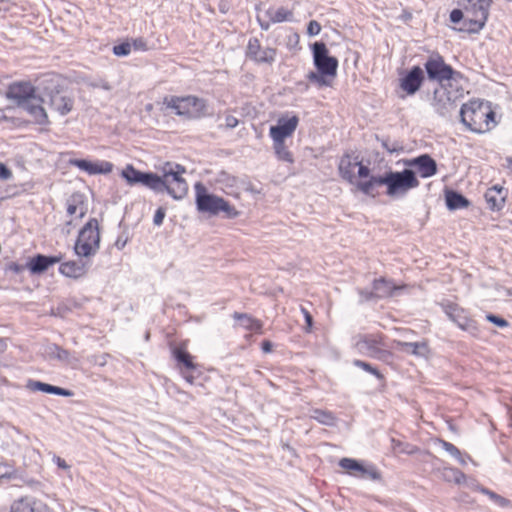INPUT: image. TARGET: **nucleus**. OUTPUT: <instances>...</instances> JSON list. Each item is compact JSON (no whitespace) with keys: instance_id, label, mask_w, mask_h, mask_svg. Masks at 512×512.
<instances>
[{"instance_id":"nucleus-1","label":"nucleus","mask_w":512,"mask_h":512,"mask_svg":"<svg viewBox=\"0 0 512 512\" xmlns=\"http://www.w3.org/2000/svg\"><path fill=\"white\" fill-rule=\"evenodd\" d=\"M65 85V80L54 73L37 77L34 80V100L48 104L61 116H65L73 110L75 103L74 96Z\"/></svg>"},{"instance_id":"nucleus-2","label":"nucleus","mask_w":512,"mask_h":512,"mask_svg":"<svg viewBox=\"0 0 512 512\" xmlns=\"http://www.w3.org/2000/svg\"><path fill=\"white\" fill-rule=\"evenodd\" d=\"M162 176L152 172H143L139 184L157 192L166 191L174 199H182L188 191L183 174L186 169L176 163L166 162L162 168Z\"/></svg>"},{"instance_id":"nucleus-3","label":"nucleus","mask_w":512,"mask_h":512,"mask_svg":"<svg viewBox=\"0 0 512 512\" xmlns=\"http://www.w3.org/2000/svg\"><path fill=\"white\" fill-rule=\"evenodd\" d=\"M419 184L415 172L412 169H404L401 172L388 171L380 176L372 175L366 181H358L357 189L366 195L375 196L374 189L386 185L387 195L393 197L404 195Z\"/></svg>"},{"instance_id":"nucleus-4","label":"nucleus","mask_w":512,"mask_h":512,"mask_svg":"<svg viewBox=\"0 0 512 512\" xmlns=\"http://www.w3.org/2000/svg\"><path fill=\"white\" fill-rule=\"evenodd\" d=\"M494 118L495 113L490 105L479 100L463 104L460 110L461 122L475 133L490 131L496 125Z\"/></svg>"},{"instance_id":"nucleus-5","label":"nucleus","mask_w":512,"mask_h":512,"mask_svg":"<svg viewBox=\"0 0 512 512\" xmlns=\"http://www.w3.org/2000/svg\"><path fill=\"white\" fill-rule=\"evenodd\" d=\"M491 3V0H462L460 6L466 12L468 27H461L460 31L479 33L488 19Z\"/></svg>"},{"instance_id":"nucleus-6","label":"nucleus","mask_w":512,"mask_h":512,"mask_svg":"<svg viewBox=\"0 0 512 512\" xmlns=\"http://www.w3.org/2000/svg\"><path fill=\"white\" fill-rule=\"evenodd\" d=\"M163 105L173 110L175 114L187 118H200L207 114L205 100L195 96H166L163 99Z\"/></svg>"},{"instance_id":"nucleus-7","label":"nucleus","mask_w":512,"mask_h":512,"mask_svg":"<svg viewBox=\"0 0 512 512\" xmlns=\"http://www.w3.org/2000/svg\"><path fill=\"white\" fill-rule=\"evenodd\" d=\"M196 205L200 212H208L216 215L220 211L225 212L228 216H235L237 212L223 198L213 194H209L205 186L198 182L195 184Z\"/></svg>"},{"instance_id":"nucleus-8","label":"nucleus","mask_w":512,"mask_h":512,"mask_svg":"<svg viewBox=\"0 0 512 512\" xmlns=\"http://www.w3.org/2000/svg\"><path fill=\"white\" fill-rule=\"evenodd\" d=\"M100 235L98 231V222L95 219L90 220L79 232L75 243V253L77 256H90L96 252L99 247Z\"/></svg>"},{"instance_id":"nucleus-9","label":"nucleus","mask_w":512,"mask_h":512,"mask_svg":"<svg viewBox=\"0 0 512 512\" xmlns=\"http://www.w3.org/2000/svg\"><path fill=\"white\" fill-rule=\"evenodd\" d=\"M355 349L362 355L386 360L391 354L382 348V336L374 334H359L353 338Z\"/></svg>"},{"instance_id":"nucleus-10","label":"nucleus","mask_w":512,"mask_h":512,"mask_svg":"<svg viewBox=\"0 0 512 512\" xmlns=\"http://www.w3.org/2000/svg\"><path fill=\"white\" fill-rule=\"evenodd\" d=\"M459 91H450L446 84L434 89L431 105L442 117L448 116L457 107Z\"/></svg>"},{"instance_id":"nucleus-11","label":"nucleus","mask_w":512,"mask_h":512,"mask_svg":"<svg viewBox=\"0 0 512 512\" xmlns=\"http://www.w3.org/2000/svg\"><path fill=\"white\" fill-rule=\"evenodd\" d=\"M424 68L428 79L437 81L439 85L445 84V81L453 80L454 76L458 75L450 65L445 63L443 57L439 54L430 55L424 64Z\"/></svg>"},{"instance_id":"nucleus-12","label":"nucleus","mask_w":512,"mask_h":512,"mask_svg":"<svg viewBox=\"0 0 512 512\" xmlns=\"http://www.w3.org/2000/svg\"><path fill=\"white\" fill-rule=\"evenodd\" d=\"M314 64L321 74L334 77L337 72L338 61L328 55V49L323 42H315L312 46Z\"/></svg>"},{"instance_id":"nucleus-13","label":"nucleus","mask_w":512,"mask_h":512,"mask_svg":"<svg viewBox=\"0 0 512 512\" xmlns=\"http://www.w3.org/2000/svg\"><path fill=\"white\" fill-rule=\"evenodd\" d=\"M6 97L18 107L32 113V85L29 82L13 83L9 86Z\"/></svg>"},{"instance_id":"nucleus-14","label":"nucleus","mask_w":512,"mask_h":512,"mask_svg":"<svg viewBox=\"0 0 512 512\" xmlns=\"http://www.w3.org/2000/svg\"><path fill=\"white\" fill-rule=\"evenodd\" d=\"M442 308L447 317L459 328L471 334L477 333L478 328L476 322L468 317L464 309L450 302L442 304Z\"/></svg>"},{"instance_id":"nucleus-15","label":"nucleus","mask_w":512,"mask_h":512,"mask_svg":"<svg viewBox=\"0 0 512 512\" xmlns=\"http://www.w3.org/2000/svg\"><path fill=\"white\" fill-rule=\"evenodd\" d=\"M399 289L400 288L397 285H395L391 280H388L385 277H380L373 281L372 291L362 290L360 292V295L365 300H371L373 298H387L394 295V292Z\"/></svg>"},{"instance_id":"nucleus-16","label":"nucleus","mask_w":512,"mask_h":512,"mask_svg":"<svg viewBox=\"0 0 512 512\" xmlns=\"http://www.w3.org/2000/svg\"><path fill=\"white\" fill-rule=\"evenodd\" d=\"M246 54L257 63L270 65L275 60L276 50L269 47L263 48L257 38H252L248 42Z\"/></svg>"},{"instance_id":"nucleus-17","label":"nucleus","mask_w":512,"mask_h":512,"mask_svg":"<svg viewBox=\"0 0 512 512\" xmlns=\"http://www.w3.org/2000/svg\"><path fill=\"white\" fill-rule=\"evenodd\" d=\"M298 123L299 118L295 115L290 118L281 117L276 125L270 127L269 135L272 140H286L293 135Z\"/></svg>"},{"instance_id":"nucleus-18","label":"nucleus","mask_w":512,"mask_h":512,"mask_svg":"<svg viewBox=\"0 0 512 512\" xmlns=\"http://www.w3.org/2000/svg\"><path fill=\"white\" fill-rule=\"evenodd\" d=\"M424 81V72L421 67L413 66L405 76L400 79V88L407 95H414Z\"/></svg>"},{"instance_id":"nucleus-19","label":"nucleus","mask_w":512,"mask_h":512,"mask_svg":"<svg viewBox=\"0 0 512 512\" xmlns=\"http://www.w3.org/2000/svg\"><path fill=\"white\" fill-rule=\"evenodd\" d=\"M69 164L79 168L89 175L108 174L113 168V164L108 161L92 162L86 159H70Z\"/></svg>"},{"instance_id":"nucleus-20","label":"nucleus","mask_w":512,"mask_h":512,"mask_svg":"<svg viewBox=\"0 0 512 512\" xmlns=\"http://www.w3.org/2000/svg\"><path fill=\"white\" fill-rule=\"evenodd\" d=\"M405 164L409 167L416 168L422 178H428L437 173V163L428 154L407 160Z\"/></svg>"},{"instance_id":"nucleus-21","label":"nucleus","mask_w":512,"mask_h":512,"mask_svg":"<svg viewBox=\"0 0 512 512\" xmlns=\"http://www.w3.org/2000/svg\"><path fill=\"white\" fill-rule=\"evenodd\" d=\"M89 260V258H86ZM89 266V261H84V258L69 259L66 262L61 263L59 271L70 278H79L83 276Z\"/></svg>"},{"instance_id":"nucleus-22","label":"nucleus","mask_w":512,"mask_h":512,"mask_svg":"<svg viewBox=\"0 0 512 512\" xmlns=\"http://www.w3.org/2000/svg\"><path fill=\"white\" fill-rule=\"evenodd\" d=\"M394 343L398 350L414 355L416 357L427 358L430 353V349L426 341L404 342L396 340Z\"/></svg>"},{"instance_id":"nucleus-23","label":"nucleus","mask_w":512,"mask_h":512,"mask_svg":"<svg viewBox=\"0 0 512 512\" xmlns=\"http://www.w3.org/2000/svg\"><path fill=\"white\" fill-rule=\"evenodd\" d=\"M359 165V159L357 156L353 157L349 154L344 155L339 162V173L341 177L348 181L351 184H356L358 182H355L356 176L354 173V169Z\"/></svg>"},{"instance_id":"nucleus-24","label":"nucleus","mask_w":512,"mask_h":512,"mask_svg":"<svg viewBox=\"0 0 512 512\" xmlns=\"http://www.w3.org/2000/svg\"><path fill=\"white\" fill-rule=\"evenodd\" d=\"M42 354L49 357L50 359H56L61 363L67 365H74V363L77 361V359L73 355H71V353L68 350L56 344L46 345L43 348Z\"/></svg>"},{"instance_id":"nucleus-25","label":"nucleus","mask_w":512,"mask_h":512,"mask_svg":"<svg viewBox=\"0 0 512 512\" xmlns=\"http://www.w3.org/2000/svg\"><path fill=\"white\" fill-rule=\"evenodd\" d=\"M485 199L492 210H501L506 199V191L503 187L495 185L489 188L485 193Z\"/></svg>"},{"instance_id":"nucleus-26","label":"nucleus","mask_w":512,"mask_h":512,"mask_svg":"<svg viewBox=\"0 0 512 512\" xmlns=\"http://www.w3.org/2000/svg\"><path fill=\"white\" fill-rule=\"evenodd\" d=\"M172 355L180 369L186 371H193L196 369V364L193 362L192 355L181 346H174L172 348Z\"/></svg>"},{"instance_id":"nucleus-27","label":"nucleus","mask_w":512,"mask_h":512,"mask_svg":"<svg viewBox=\"0 0 512 512\" xmlns=\"http://www.w3.org/2000/svg\"><path fill=\"white\" fill-rule=\"evenodd\" d=\"M445 201L449 210H457L469 206L468 199L454 190H446Z\"/></svg>"},{"instance_id":"nucleus-28","label":"nucleus","mask_w":512,"mask_h":512,"mask_svg":"<svg viewBox=\"0 0 512 512\" xmlns=\"http://www.w3.org/2000/svg\"><path fill=\"white\" fill-rule=\"evenodd\" d=\"M233 318L239 322V325L247 330L261 333L263 324L260 320L251 317L246 313L235 312Z\"/></svg>"},{"instance_id":"nucleus-29","label":"nucleus","mask_w":512,"mask_h":512,"mask_svg":"<svg viewBox=\"0 0 512 512\" xmlns=\"http://www.w3.org/2000/svg\"><path fill=\"white\" fill-rule=\"evenodd\" d=\"M35 390L41 391V392L47 393V394H55V395L64 396V397H71L74 395L73 391H71V390H68V389H65V388H62L59 386H54V385L44 383L41 381H34V391Z\"/></svg>"},{"instance_id":"nucleus-30","label":"nucleus","mask_w":512,"mask_h":512,"mask_svg":"<svg viewBox=\"0 0 512 512\" xmlns=\"http://www.w3.org/2000/svg\"><path fill=\"white\" fill-rule=\"evenodd\" d=\"M266 16L268 17L271 23H281L284 21L293 20V12L284 7H280L277 9L270 8L266 11Z\"/></svg>"},{"instance_id":"nucleus-31","label":"nucleus","mask_w":512,"mask_h":512,"mask_svg":"<svg viewBox=\"0 0 512 512\" xmlns=\"http://www.w3.org/2000/svg\"><path fill=\"white\" fill-rule=\"evenodd\" d=\"M273 149L277 158L281 161L293 163L294 158L292 153L289 151L285 140H273Z\"/></svg>"},{"instance_id":"nucleus-32","label":"nucleus","mask_w":512,"mask_h":512,"mask_svg":"<svg viewBox=\"0 0 512 512\" xmlns=\"http://www.w3.org/2000/svg\"><path fill=\"white\" fill-rule=\"evenodd\" d=\"M311 418L319 422L320 424L327 426H334L336 423V417L330 411L321 409H315L312 411Z\"/></svg>"},{"instance_id":"nucleus-33","label":"nucleus","mask_w":512,"mask_h":512,"mask_svg":"<svg viewBox=\"0 0 512 512\" xmlns=\"http://www.w3.org/2000/svg\"><path fill=\"white\" fill-rule=\"evenodd\" d=\"M143 172L134 168L133 165H127L121 172V176L129 185L139 184Z\"/></svg>"},{"instance_id":"nucleus-34","label":"nucleus","mask_w":512,"mask_h":512,"mask_svg":"<svg viewBox=\"0 0 512 512\" xmlns=\"http://www.w3.org/2000/svg\"><path fill=\"white\" fill-rule=\"evenodd\" d=\"M362 462L353 458H342L339 461V466L348 471L352 476H358L359 470H361Z\"/></svg>"},{"instance_id":"nucleus-35","label":"nucleus","mask_w":512,"mask_h":512,"mask_svg":"<svg viewBox=\"0 0 512 512\" xmlns=\"http://www.w3.org/2000/svg\"><path fill=\"white\" fill-rule=\"evenodd\" d=\"M357 477L370 479L372 481H379L381 479V474L374 465L365 466L362 464Z\"/></svg>"},{"instance_id":"nucleus-36","label":"nucleus","mask_w":512,"mask_h":512,"mask_svg":"<svg viewBox=\"0 0 512 512\" xmlns=\"http://www.w3.org/2000/svg\"><path fill=\"white\" fill-rule=\"evenodd\" d=\"M479 492L482 494L487 495L493 502H495L500 507H507L509 504V500L502 497L501 495L489 490L488 488H485L483 486H477L476 488Z\"/></svg>"},{"instance_id":"nucleus-37","label":"nucleus","mask_w":512,"mask_h":512,"mask_svg":"<svg viewBox=\"0 0 512 512\" xmlns=\"http://www.w3.org/2000/svg\"><path fill=\"white\" fill-rule=\"evenodd\" d=\"M61 259L62 258H34V274L42 273L49 266L59 262Z\"/></svg>"},{"instance_id":"nucleus-38","label":"nucleus","mask_w":512,"mask_h":512,"mask_svg":"<svg viewBox=\"0 0 512 512\" xmlns=\"http://www.w3.org/2000/svg\"><path fill=\"white\" fill-rule=\"evenodd\" d=\"M10 512H32V502L28 497H22L16 500L10 509Z\"/></svg>"},{"instance_id":"nucleus-39","label":"nucleus","mask_w":512,"mask_h":512,"mask_svg":"<svg viewBox=\"0 0 512 512\" xmlns=\"http://www.w3.org/2000/svg\"><path fill=\"white\" fill-rule=\"evenodd\" d=\"M390 441H391L392 449L394 452L413 454L416 451V447H414L408 443L402 442L398 439L391 438Z\"/></svg>"},{"instance_id":"nucleus-40","label":"nucleus","mask_w":512,"mask_h":512,"mask_svg":"<svg viewBox=\"0 0 512 512\" xmlns=\"http://www.w3.org/2000/svg\"><path fill=\"white\" fill-rule=\"evenodd\" d=\"M49 123L48 115L41 105L34 103V124L47 125Z\"/></svg>"},{"instance_id":"nucleus-41","label":"nucleus","mask_w":512,"mask_h":512,"mask_svg":"<svg viewBox=\"0 0 512 512\" xmlns=\"http://www.w3.org/2000/svg\"><path fill=\"white\" fill-rule=\"evenodd\" d=\"M353 365L358 367V368L363 369L364 371H366V372H368V373H370L372 375H375L378 379H382L383 378V375L379 372V370L377 368L373 367L368 362L356 359V360L353 361Z\"/></svg>"},{"instance_id":"nucleus-42","label":"nucleus","mask_w":512,"mask_h":512,"mask_svg":"<svg viewBox=\"0 0 512 512\" xmlns=\"http://www.w3.org/2000/svg\"><path fill=\"white\" fill-rule=\"evenodd\" d=\"M450 21L452 23H459L463 21V27H468V22H466V12L463 8L454 9L450 13Z\"/></svg>"},{"instance_id":"nucleus-43","label":"nucleus","mask_w":512,"mask_h":512,"mask_svg":"<svg viewBox=\"0 0 512 512\" xmlns=\"http://www.w3.org/2000/svg\"><path fill=\"white\" fill-rule=\"evenodd\" d=\"M78 212L79 216L84 215L83 207L77 204V199L75 196H73L71 199L68 200L67 213L72 216L77 214Z\"/></svg>"},{"instance_id":"nucleus-44","label":"nucleus","mask_w":512,"mask_h":512,"mask_svg":"<svg viewBox=\"0 0 512 512\" xmlns=\"http://www.w3.org/2000/svg\"><path fill=\"white\" fill-rule=\"evenodd\" d=\"M442 448L448 452L452 457L454 458H460L461 451L452 443L445 441V440H439Z\"/></svg>"},{"instance_id":"nucleus-45","label":"nucleus","mask_w":512,"mask_h":512,"mask_svg":"<svg viewBox=\"0 0 512 512\" xmlns=\"http://www.w3.org/2000/svg\"><path fill=\"white\" fill-rule=\"evenodd\" d=\"M486 320L500 328H505V327L509 326V323L507 320H505L504 318H502L498 315L492 314V313H489L486 315Z\"/></svg>"},{"instance_id":"nucleus-46","label":"nucleus","mask_w":512,"mask_h":512,"mask_svg":"<svg viewBox=\"0 0 512 512\" xmlns=\"http://www.w3.org/2000/svg\"><path fill=\"white\" fill-rule=\"evenodd\" d=\"M131 51V44L128 42L121 43L119 45H115L113 47V53L116 56H127Z\"/></svg>"},{"instance_id":"nucleus-47","label":"nucleus","mask_w":512,"mask_h":512,"mask_svg":"<svg viewBox=\"0 0 512 512\" xmlns=\"http://www.w3.org/2000/svg\"><path fill=\"white\" fill-rule=\"evenodd\" d=\"M14 473L13 468L8 464H0V483L8 480Z\"/></svg>"},{"instance_id":"nucleus-48","label":"nucleus","mask_w":512,"mask_h":512,"mask_svg":"<svg viewBox=\"0 0 512 512\" xmlns=\"http://www.w3.org/2000/svg\"><path fill=\"white\" fill-rule=\"evenodd\" d=\"M325 74L318 72H309L307 78L311 82L318 83L319 85H327L328 82L325 80Z\"/></svg>"},{"instance_id":"nucleus-49","label":"nucleus","mask_w":512,"mask_h":512,"mask_svg":"<svg viewBox=\"0 0 512 512\" xmlns=\"http://www.w3.org/2000/svg\"><path fill=\"white\" fill-rule=\"evenodd\" d=\"M8 269L15 273H19L20 271L27 269L32 273V258H27V262H26L25 266L11 264Z\"/></svg>"},{"instance_id":"nucleus-50","label":"nucleus","mask_w":512,"mask_h":512,"mask_svg":"<svg viewBox=\"0 0 512 512\" xmlns=\"http://www.w3.org/2000/svg\"><path fill=\"white\" fill-rule=\"evenodd\" d=\"M382 146L389 152L394 153L402 149V147L396 142H390L389 140H383Z\"/></svg>"},{"instance_id":"nucleus-51","label":"nucleus","mask_w":512,"mask_h":512,"mask_svg":"<svg viewBox=\"0 0 512 512\" xmlns=\"http://www.w3.org/2000/svg\"><path fill=\"white\" fill-rule=\"evenodd\" d=\"M320 31H321V26L317 21L312 20L309 22L308 27H307V33L310 36L318 35L320 33Z\"/></svg>"},{"instance_id":"nucleus-52","label":"nucleus","mask_w":512,"mask_h":512,"mask_svg":"<svg viewBox=\"0 0 512 512\" xmlns=\"http://www.w3.org/2000/svg\"><path fill=\"white\" fill-rule=\"evenodd\" d=\"M449 472L452 474L453 479L457 484H461L466 479L465 474L456 468H450Z\"/></svg>"},{"instance_id":"nucleus-53","label":"nucleus","mask_w":512,"mask_h":512,"mask_svg":"<svg viewBox=\"0 0 512 512\" xmlns=\"http://www.w3.org/2000/svg\"><path fill=\"white\" fill-rule=\"evenodd\" d=\"M301 312H302V314L304 316V319H305L306 330L310 331L312 326H313V317L310 314V312L305 307H303V306L301 307Z\"/></svg>"},{"instance_id":"nucleus-54","label":"nucleus","mask_w":512,"mask_h":512,"mask_svg":"<svg viewBox=\"0 0 512 512\" xmlns=\"http://www.w3.org/2000/svg\"><path fill=\"white\" fill-rule=\"evenodd\" d=\"M12 177V172L8 167L0 162V180H8Z\"/></svg>"},{"instance_id":"nucleus-55","label":"nucleus","mask_w":512,"mask_h":512,"mask_svg":"<svg viewBox=\"0 0 512 512\" xmlns=\"http://www.w3.org/2000/svg\"><path fill=\"white\" fill-rule=\"evenodd\" d=\"M134 47L135 50H147V43L143 38H137L131 44V47Z\"/></svg>"},{"instance_id":"nucleus-56","label":"nucleus","mask_w":512,"mask_h":512,"mask_svg":"<svg viewBox=\"0 0 512 512\" xmlns=\"http://www.w3.org/2000/svg\"><path fill=\"white\" fill-rule=\"evenodd\" d=\"M165 217V211L163 208H158L156 210V213L154 215V219H153V222L155 225L159 226L162 224L163 222V219Z\"/></svg>"},{"instance_id":"nucleus-57","label":"nucleus","mask_w":512,"mask_h":512,"mask_svg":"<svg viewBox=\"0 0 512 512\" xmlns=\"http://www.w3.org/2000/svg\"><path fill=\"white\" fill-rule=\"evenodd\" d=\"M128 237L125 234H121L118 236L117 240L114 243V247H116L119 251L122 250L127 244Z\"/></svg>"},{"instance_id":"nucleus-58","label":"nucleus","mask_w":512,"mask_h":512,"mask_svg":"<svg viewBox=\"0 0 512 512\" xmlns=\"http://www.w3.org/2000/svg\"><path fill=\"white\" fill-rule=\"evenodd\" d=\"M357 167H358V176L360 178L369 177L370 169L367 166L363 165L360 160H359V165H357Z\"/></svg>"},{"instance_id":"nucleus-59","label":"nucleus","mask_w":512,"mask_h":512,"mask_svg":"<svg viewBox=\"0 0 512 512\" xmlns=\"http://www.w3.org/2000/svg\"><path fill=\"white\" fill-rule=\"evenodd\" d=\"M238 119L232 115H227L225 117V126L226 128H235L238 125Z\"/></svg>"},{"instance_id":"nucleus-60","label":"nucleus","mask_w":512,"mask_h":512,"mask_svg":"<svg viewBox=\"0 0 512 512\" xmlns=\"http://www.w3.org/2000/svg\"><path fill=\"white\" fill-rule=\"evenodd\" d=\"M53 460L60 469L68 470L70 468V466L66 463V461L64 459H62L61 457L54 456Z\"/></svg>"},{"instance_id":"nucleus-61","label":"nucleus","mask_w":512,"mask_h":512,"mask_svg":"<svg viewBox=\"0 0 512 512\" xmlns=\"http://www.w3.org/2000/svg\"><path fill=\"white\" fill-rule=\"evenodd\" d=\"M273 344L269 340H264L261 344V349L264 353H270L272 351Z\"/></svg>"},{"instance_id":"nucleus-62","label":"nucleus","mask_w":512,"mask_h":512,"mask_svg":"<svg viewBox=\"0 0 512 512\" xmlns=\"http://www.w3.org/2000/svg\"><path fill=\"white\" fill-rule=\"evenodd\" d=\"M190 371H186V370H182L181 373L184 377V379L189 382L190 384H192L194 382V377L189 374Z\"/></svg>"},{"instance_id":"nucleus-63","label":"nucleus","mask_w":512,"mask_h":512,"mask_svg":"<svg viewBox=\"0 0 512 512\" xmlns=\"http://www.w3.org/2000/svg\"><path fill=\"white\" fill-rule=\"evenodd\" d=\"M458 460V462L461 464V465H466L467 464V460H472L471 457L469 455H465L463 456L462 453H460V458H456Z\"/></svg>"},{"instance_id":"nucleus-64","label":"nucleus","mask_w":512,"mask_h":512,"mask_svg":"<svg viewBox=\"0 0 512 512\" xmlns=\"http://www.w3.org/2000/svg\"><path fill=\"white\" fill-rule=\"evenodd\" d=\"M506 163V168L512 173V157H507Z\"/></svg>"}]
</instances>
